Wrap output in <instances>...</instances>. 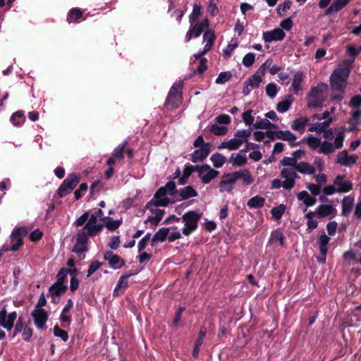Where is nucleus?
<instances>
[{
  "instance_id": "473e14b6",
  "label": "nucleus",
  "mask_w": 361,
  "mask_h": 361,
  "mask_svg": "<svg viewBox=\"0 0 361 361\" xmlns=\"http://www.w3.org/2000/svg\"><path fill=\"white\" fill-rule=\"evenodd\" d=\"M234 173H239L238 179L241 178L243 184L246 185H251L254 181L250 172L247 169H242Z\"/></svg>"
},
{
  "instance_id": "4468645a",
  "label": "nucleus",
  "mask_w": 361,
  "mask_h": 361,
  "mask_svg": "<svg viewBox=\"0 0 361 361\" xmlns=\"http://www.w3.org/2000/svg\"><path fill=\"white\" fill-rule=\"evenodd\" d=\"M104 259L108 261L109 266L113 269H120L125 265V261L112 251H106Z\"/></svg>"
},
{
  "instance_id": "39448f33",
  "label": "nucleus",
  "mask_w": 361,
  "mask_h": 361,
  "mask_svg": "<svg viewBox=\"0 0 361 361\" xmlns=\"http://www.w3.org/2000/svg\"><path fill=\"white\" fill-rule=\"evenodd\" d=\"M183 82L174 83L171 87L166 99V104L172 108H177L182 102Z\"/></svg>"
},
{
  "instance_id": "c756f323",
  "label": "nucleus",
  "mask_w": 361,
  "mask_h": 361,
  "mask_svg": "<svg viewBox=\"0 0 361 361\" xmlns=\"http://www.w3.org/2000/svg\"><path fill=\"white\" fill-rule=\"evenodd\" d=\"M269 242H279L281 247H285V237L280 229H276L271 233Z\"/></svg>"
},
{
  "instance_id": "ea45409f",
  "label": "nucleus",
  "mask_w": 361,
  "mask_h": 361,
  "mask_svg": "<svg viewBox=\"0 0 361 361\" xmlns=\"http://www.w3.org/2000/svg\"><path fill=\"white\" fill-rule=\"evenodd\" d=\"M207 59L206 58L201 59L197 69L193 71V72L190 75L189 78H192L197 73L200 75V78H202L203 73L207 69Z\"/></svg>"
},
{
  "instance_id": "c85d7f7f",
  "label": "nucleus",
  "mask_w": 361,
  "mask_h": 361,
  "mask_svg": "<svg viewBox=\"0 0 361 361\" xmlns=\"http://www.w3.org/2000/svg\"><path fill=\"white\" fill-rule=\"evenodd\" d=\"M265 203V199L262 197H260L259 195H256L252 198H250L247 201V206L250 208H254V209H259L264 207Z\"/></svg>"
},
{
  "instance_id": "680f3d73",
  "label": "nucleus",
  "mask_w": 361,
  "mask_h": 361,
  "mask_svg": "<svg viewBox=\"0 0 361 361\" xmlns=\"http://www.w3.org/2000/svg\"><path fill=\"white\" fill-rule=\"evenodd\" d=\"M255 60V54L254 53H248L245 54L243 59V64L245 67H250L253 65Z\"/></svg>"
},
{
  "instance_id": "c03bdc74",
  "label": "nucleus",
  "mask_w": 361,
  "mask_h": 361,
  "mask_svg": "<svg viewBox=\"0 0 361 361\" xmlns=\"http://www.w3.org/2000/svg\"><path fill=\"white\" fill-rule=\"evenodd\" d=\"M209 131L215 135H224L228 132V128L225 126H220L217 124H212L209 128Z\"/></svg>"
},
{
  "instance_id": "bb28decb",
  "label": "nucleus",
  "mask_w": 361,
  "mask_h": 361,
  "mask_svg": "<svg viewBox=\"0 0 361 361\" xmlns=\"http://www.w3.org/2000/svg\"><path fill=\"white\" fill-rule=\"evenodd\" d=\"M335 211L336 209L329 204H321L317 207L316 213L319 217L323 218L332 214Z\"/></svg>"
},
{
  "instance_id": "864d4df0",
  "label": "nucleus",
  "mask_w": 361,
  "mask_h": 361,
  "mask_svg": "<svg viewBox=\"0 0 361 361\" xmlns=\"http://www.w3.org/2000/svg\"><path fill=\"white\" fill-rule=\"evenodd\" d=\"M338 186L337 192H348L353 189V183L350 180L341 182Z\"/></svg>"
},
{
  "instance_id": "c9c22d12",
  "label": "nucleus",
  "mask_w": 361,
  "mask_h": 361,
  "mask_svg": "<svg viewBox=\"0 0 361 361\" xmlns=\"http://www.w3.org/2000/svg\"><path fill=\"white\" fill-rule=\"evenodd\" d=\"M210 160L215 168H221L226 162V157L221 154L216 152L211 156Z\"/></svg>"
},
{
  "instance_id": "7ed1b4c3",
  "label": "nucleus",
  "mask_w": 361,
  "mask_h": 361,
  "mask_svg": "<svg viewBox=\"0 0 361 361\" xmlns=\"http://www.w3.org/2000/svg\"><path fill=\"white\" fill-rule=\"evenodd\" d=\"M202 213H198L196 211H188L182 216V220L184 223V228L182 233L185 235H190L197 230L198 222L202 217Z\"/></svg>"
},
{
  "instance_id": "1a4fd4ad",
  "label": "nucleus",
  "mask_w": 361,
  "mask_h": 361,
  "mask_svg": "<svg viewBox=\"0 0 361 361\" xmlns=\"http://www.w3.org/2000/svg\"><path fill=\"white\" fill-rule=\"evenodd\" d=\"M238 177L239 173H224L223 179L219 183L220 192H231L233 188V185L238 179Z\"/></svg>"
},
{
  "instance_id": "69168bd1",
  "label": "nucleus",
  "mask_w": 361,
  "mask_h": 361,
  "mask_svg": "<svg viewBox=\"0 0 361 361\" xmlns=\"http://www.w3.org/2000/svg\"><path fill=\"white\" fill-rule=\"evenodd\" d=\"M243 142H244V140L238 139V138H236V137L234 138H232L230 140H228V149L229 150L238 149Z\"/></svg>"
},
{
  "instance_id": "603ef678",
  "label": "nucleus",
  "mask_w": 361,
  "mask_h": 361,
  "mask_svg": "<svg viewBox=\"0 0 361 361\" xmlns=\"http://www.w3.org/2000/svg\"><path fill=\"white\" fill-rule=\"evenodd\" d=\"M232 77L230 71L221 72L216 78L215 82L216 84H224L228 81Z\"/></svg>"
},
{
  "instance_id": "b1692460",
  "label": "nucleus",
  "mask_w": 361,
  "mask_h": 361,
  "mask_svg": "<svg viewBox=\"0 0 361 361\" xmlns=\"http://www.w3.org/2000/svg\"><path fill=\"white\" fill-rule=\"evenodd\" d=\"M83 16V11L79 8H71L66 17V21L68 23H77L79 19L82 18Z\"/></svg>"
},
{
  "instance_id": "bf43d9fd",
  "label": "nucleus",
  "mask_w": 361,
  "mask_h": 361,
  "mask_svg": "<svg viewBox=\"0 0 361 361\" xmlns=\"http://www.w3.org/2000/svg\"><path fill=\"white\" fill-rule=\"evenodd\" d=\"M252 112L253 111L252 109H249L245 111L242 115L243 121L246 126H251L253 124L254 118L252 115Z\"/></svg>"
},
{
  "instance_id": "0e129e2a",
  "label": "nucleus",
  "mask_w": 361,
  "mask_h": 361,
  "mask_svg": "<svg viewBox=\"0 0 361 361\" xmlns=\"http://www.w3.org/2000/svg\"><path fill=\"white\" fill-rule=\"evenodd\" d=\"M345 135L344 133L341 131L338 132L336 134V137L334 140V147L336 149H341L342 148L343 145V141H344Z\"/></svg>"
},
{
  "instance_id": "f03ea898",
  "label": "nucleus",
  "mask_w": 361,
  "mask_h": 361,
  "mask_svg": "<svg viewBox=\"0 0 361 361\" xmlns=\"http://www.w3.org/2000/svg\"><path fill=\"white\" fill-rule=\"evenodd\" d=\"M327 88V85L320 82L317 86L312 87L306 97L308 108L322 107L326 99L324 91Z\"/></svg>"
},
{
  "instance_id": "72a5a7b5",
  "label": "nucleus",
  "mask_w": 361,
  "mask_h": 361,
  "mask_svg": "<svg viewBox=\"0 0 361 361\" xmlns=\"http://www.w3.org/2000/svg\"><path fill=\"white\" fill-rule=\"evenodd\" d=\"M127 144L128 142L125 140L121 144H120L117 147H116L113 151L112 156L116 160L120 161L124 158V152Z\"/></svg>"
},
{
  "instance_id": "58836bf2",
  "label": "nucleus",
  "mask_w": 361,
  "mask_h": 361,
  "mask_svg": "<svg viewBox=\"0 0 361 361\" xmlns=\"http://www.w3.org/2000/svg\"><path fill=\"white\" fill-rule=\"evenodd\" d=\"M277 139L283 140L285 141H294L296 137L290 130H279L276 135Z\"/></svg>"
},
{
  "instance_id": "a18cd8bd",
  "label": "nucleus",
  "mask_w": 361,
  "mask_h": 361,
  "mask_svg": "<svg viewBox=\"0 0 361 361\" xmlns=\"http://www.w3.org/2000/svg\"><path fill=\"white\" fill-rule=\"evenodd\" d=\"M303 80V74L302 72H297L293 77V80L292 83V87L295 92L300 90V84Z\"/></svg>"
},
{
  "instance_id": "6e6d98bb",
  "label": "nucleus",
  "mask_w": 361,
  "mask_h": 361,
  "mask_svg": "<svg viewBox=\"0 0 361 361\" xmlns=\"http://www.w3.org/2000/svg\"><path fill=\"white\" fill-rule=\"evenodd\" d=\"M192 168L193 172L197 171L198 173V177L200 178L208 169H210V166L209 164L192 165Z\"/></svg>"
},
{
  "instance_id": "de8ad7c7",
  "label": "nucleus",
  "mask_w": 361,
  "mask_h": 361,
  "mask_svg": "<svg viewBox=\"0 0 361 361\" xmlns=\"http://www.w3.org/2000/svg\"><path fill=\"white\" fill-rule=\"evenodd\" d=\"M11 121L14 126H20V123L25 121L24 114L23 111H18L13 113L11 117Z\"/></svg>"
},
{
  "instance_id": "052dcab7",
  "label": "nucleus",
  "mask_w": 361,
  "mask_h": 361,
  "mask_svg": "<svg viewBox=\"0 0 361 361\" xmlns=\"http://www.w3.org/2000/svg\"><path fill=\"white\" fill-rule=\"evenodd\" d=\"M281 176L282 178H293L295 181V178L299 177L295 171L290 170L287 168H283L281 170Z\"/></svg>"
},
{
  "instance_id": "37998d69",
  "label": "nucleus",
  "mask_w": 361,
  "mask_h": 361,
  "mask_svg": "<svg viewBox=\"0 0 361 361\" xmlns=\"http://www.w3.org/2000/svg\"><path fill=\"white\" fill-rule=\"evenodd\" d=\"M201 15V6L200 4H195L193 6L192 11L191 14L189 16V22L190 24H192L198 22L197 19Z\"/></svg>"
},
{
  "instance_id": "393cba45",
  "label": "nucleus",
  "mask_w": 361,
  "mask_h": 361,
  "mask_svg": "<svg viewBox=\"0 0 361 361\" xmlns=\"http://www.w3.org/2000/svg\"><path fill=\"white\" fill-rule=\"evenodd\" d=\"M178 192L179 193L181 200H188L190 197H197L198 195L197 192L191 185H188L180 189Z\"/></svg>"
},
{
  "instance_id": "f8f14e48",
  "label": "nucleus",
  "mask_w": 361,
  "mask_h": 361,
  "mask_svg": "<svg viewBox=\"0 0 361 361\" xmlns=\"http://www.w3.org/2000/svg\"><path fill=\"white\" fill-rule=\"evenodd\" d=\"M210 143H206L203 147L195 149L191 154L190 160L193 163H197L199 161H203L210 153Z\"/></svg>"
},
{
  "instance_id": "9b49d317",
  "label": "nucleus",
  "mask_w": 361,
  "mask_h": 361,
  "mask_svg": "<svg viewBox=\"0 0 361 361\" xmlns=\"http://www.w3.org/2000/svg\"><path fill=\"white\" fill-rule=\"evenodd\" d=\"M88 235L85 231L81 229L76 235V243L73 247V252L80 255L85 252L87 249V244Z\"/></svg>"
},
{
  "instance_id": "f3484780",
  "label": "nucleus",
  "mask_w": 361,
  "mask_h": 361,
  "mask_svg": "<svg viewBox=\"0 0 361 361\" xmlns=\"http://www.w3.org/2000/svg\"><path fill=\"white\" fill-rule=\"evenodd\" d=\"M171 229H177L176 226L171 228H166L162 227L158 230L153 235L151 240L152 245H154L157 242H164L166 238L168 239V235L169 234V231Z\"/></svg>"
},
{
  "instance_id": "f257e3e1",
  "label": "nucleus",
  "mask_w": 361,
  "mask_h": 361,
  "mask_svg": "<svg viewBox=\"0 0 361 361\" xmlns=\"http://www.w3.org/2000/svg\"><path fill=\"white\" fill-rule=\"evenodd\" d=\"M353 63V60L345 59L343 61L342 66L336 68L331 73L330 85L335 90L343 92L345 90Z\"/></svg>"
},
{
  "instance_id": "423d86ee",
  "label": "nucleus",
  "mask_w": 361,
  "mask_h": 361,
  "mask_svg": "<svg viewBox=\"0 0 361 361\" xmlns=\"http://www.w3.org/2000/svg\"><path fill=\"white\" fill-rule=\"evenodd\" d=\"M209 23L207 18L200 22H195L190 24V28L185 35V42H189L192 37H198L202 32L209 27Z\"/></svg>"
},
{
  "instance_id": "dca6fc26",
  "label": "nucleus",
  "mask_w": 361,
  "mask_h": 361,
  "mask_svg": "<svg viewBox=\"0 0 361 361\" xmlns=\"http://www.w3.org/2000/svg\"><path fill=\"white\" fill-rule=\"evenodd\" d=\"M357 159L356 155L349 156L348 151L343 150L338 154L336 162L342 166H350L356 163Z\"/></svg>"
},
{
  "instance_id": "79ce46f5",
  "label": "nucleus",
  "mask_w": 361,
  "mask_h": 361,
  "mask_svg": "<svg viewBox=\"0 0 361 361\" xmlns=\"http://www.w3.org/2000/svg\"><path fill=\"white\" fill-rule=\"evenodd\" d=\"M334 150L335 148L331 142L324 141L320 144L319 152L324 154H329L333 153Z\"/></svg>"
},
{
  "instance_id": "a878e982",
  "label": "nucleus",
  "mask_w": 361,
  "mask_h": 361,
  "mask_svg": "<svg viewBox=\"0 0 361 361\" xmlns=\"http://www.w3.org/2000/svg\"><path fill=\"white\" fill-rule=\"evenodd\" d=\"M294 99L291 94L287 95L285 100L279 102L276 105V110L280 113L286 112L290 107Z\"/></svg>"
},
{
  "instance_id": "aec40b11",
  "label": "nucleus",
  "mask_w": 361,
  "mask_h": 361,
  "mask_svg": "<svg viewBox=\"0 0 361 361\" xmlns=\"http://www.w3.org/2000/svg\"><path fill=\"white\" fill-rule=\"evenodd\" d=\"M297 198L299 201H302L306 206V207L303 209V212L307 211V207L314 206L317 202V200L314 197L310 196V194L305 190H302L298 192L297 194Z\"/></svg>"
},
{
  "instance_id": "4c0bfd02",
  "label": "nucleus",
  "mask_w": 361,
  "mask_h": 361,
  "mask_svg": "<svg viewBox=\"0 0 361 361\" xmlns=\"http://www.w3.org/2000/svg\"><path fill=\"white\" fill-rule=\"evenodd\" d=\"M102 221H106V226L111 231H116L122 224V220H113L111 217H105Z\"/></svg>"
},
{
  "instance_id": "6ab92c4d",
  "label": "nucleus",
  "mask_w": 361,
  "mask_h": 361,
  "mask_svg": "<svg viewBox=\"0 0 361 361\" xmlns=\"http://www.w3.org/2000/svg\"><path fill=\"white\" fill-rule=\"evenodd\" d=\"M73 307V301L71 299H68L67 304L63 308L61 313L59 317V319L63 323L67 324L69 326L71 323V316L70 314V310Z\"/></svg>"
},
{
  "instance_id": "a211bd4d",
  "label": "nucleus",
  "mask_w": 361,
  "mask_h": 361,
  "mask_svg": "<svg viewBox=\"0 0 361 361\" xmlns=\"http://www.w3.org/2000/svg\"><path fill=\"white\" fill-rule=\"evenodd\" d=\"M351 0H334L330 6L326 10L325 14L331 16L337 13L346 6Z\"/></svg>"
},
{
  "instance_id": "a19ab883",
  "label": "nucleus",
  "mask_w": 361,
  "mask_h": 361,
  "mask_svg": "<svg viewBox=\"0 0 361 361\" xmlns=\"http://www.w3.org/2000/svg\"><path fill=\"white\" fill-rule=\"evenodd\" d=\"M285 210L286 206L283 204H281L278 207H273L270 212L276 220H280L283 215Z\"/></svg>"
},
{
  "instance_id": "338daca9",
  "label": "nucleus",
  "mask_w": 361,
  "mask_h": 361,
  "mask_svg": "<svg viewBox=\"0 0 361 361\" xmlns=\"http://www.w3.org/2000/svg\"><path fill=\"white\" fill-rule=\"evenodd\" d=\"M266 93L269 97L274 98L277 94V85L274 82L269 83L266 87Z\"/></svg>"
},
{
  "instance_id": "49530a36",
  "label": "nucleus",
  "mask_w": 361,
  "mask_h": 361,
  "mask_svg": "<svg viewBox=\"0 0 361 361\" xmlns=\"http://www.w3.org/2000/svg\"><path fill=\"white\" fill-rule=\"evenodd\" d=\"M54 336L61 338L63 341L66 342L68 339V334L66 331L61 329L59 325H55L53 329Z\"/></svg>"
},
{
  "instance_id": "e433bc0d",
  "label": "nucleus",
  "mask_w": 361,
  "mask_h": 361,
  "mask_svg": "<svg viewBox=\"0 0 361 361\" xmlns=\"http://www.w3.org/2000/svg\"><path fill=\"white\" fill-rule=\"evenodd\" d=\"M104 228V224H93L88 228L83 227L82 230L86 232L88 236H94L99 233Z\"/></svg>"
},
{
  "instance_id": "9d476101",
  "label": "nucleus",
  "mask_w": 361,
  "mask_h": 361,
  "mask_svg": "<svg viewBox=\"0 0 361 361\" xmlns=\"http://www.w3.org/2000/svg\"><path fill=\"white\" fill-rule=\"evenodd\" d=\"M16 317V312H12L7 314L6 307H3L0 311V326L7 330H11L13 327Z\"/></svg>"
},
{
  "instance_id": "7c9ffc66",
  "label": "nucleus",
  "mask_w": 361,
  "mask_h": 361,
  "mask_svg": "<svg viewBox=\"0 0 361 361\" xmlns=\"http://www.w3.org/2000/svg\"><path fill=\"white\" fill-rule=\"evenodd\" d=\"M245 151H240L235 157H233L234 154L231 155V162L233 166H241L247 163V157L245 154Z\"/></svg>"
},
{
  "instance_id": "4d7b16f0",
  "label": "nucleus",
  "mask_w": 361,
  "mask_h": 361,
  "mask_svg": "<svg viewBox=\"0 0 361 361\" xmlns=\"http://www.w3.org/2000/svg\"><path fill=\"white\" fill-rule=\"evenodd\" d=\"M307 144L311 149H316L320 147L321 141L319 138L314 137L313 135H310L307 138Z\"/></svg>"
},
{
  "instance_id": "e2e57ef3",
  "label": "nucleus",
  "mask_w": 361,
  "mask_h": 361,
  "mask_svg": "<svg viewBox=\"0 0 361 361\" xmlns=\"http://www.w3.org/2000/svg\"><path fill=\"white\" fill-rule=\"evenodd\" d=\"M151 233H147L139 242L137 245L138 252H141L142 250L145 249L147 245L148 242L150 240Z\"/></svg>"
},
{
  "instance_id": "412c9836",
  "label": "nucleus",
  "mask_w": 361,
  "mask_h": 361,
  "mask_svg": "<svg viewBox=\"0 0 361 361\" xmlns=\"http://www.w3.org/2000/svg\"><path fill=\"white\" fill-rule=\"evenodd\" d=\"M310 120L307 117H300L293 121L291 124V128L293 130L299 131L301 134L304 133L305 127L308 124Z\"/></svg>"
},
{
  "instance_id": "20e7f679",
  "label": "nucleus",
  "mask_w": 361,
  "mask_h": 361,
  "mask_svg": "<svg viewBox=\"0 0 361 361\" xmlns=\"http://www.w3.org/2000/svg\"><path fill=\"white\" fill-rule=\"evenodd\" d=\"M80 181V176L79 174L76 173H69L58 188V195L60 197H63L67 194L71 192Z\"/></svg>"
},
{
  "instance_id": "2eb2a0df",
  "label": "nucleus",
  "mask_w": 361,
  "mask_h": 361,
  "mask_svg": "<svg viewBox=\"0 0 361 361\" xmlns=\"http://www.w3.org/2000/svg\"><path fill=\"white\" fill-rule=\"evenodd\" d=\"M67 290L68 286H61L54 283L49 288L47 297H51L52 302H56L55 299L61 297Z\"/></svg>"
},
{
  "instance_id": "774afa93",
  "label": "nucleus",
  "mask_w": 361,
  "mask_h": 361,
  "mask_svg": "<svg viewBox=\"0 0 361 361\" xmlns=\"http://www.w3.org/2000/svg\"><path fill=\"white\" fill-rule=\"evenodd\" d=\"M297 161L294 157H285L281 160V164L286 166H293L295 169V166L298 165Z\"/></svg>"
},
{
  "instance_id": "f704fd0d",
  "label": "nucleus",
  "mask_w": 361,
  "mask_h": 361,
  "mask_svg": "<svg viewBox=\"0 0 361 361\" xmlns=\"http://www.w3.org/2000/svg\"><path fill=\"white\" fill-rule=\"evenodd\" d=\"M206 174H203L202 176L200 178L202 182L204 184H208L209 183L212 179L217 177L219 174V172L215 169H213L210 167V169H208L206 171Z\"/></svg>"
},
{
  "instance_id": "5fc2aeb1",
  "label": "nucleus",
  "mask_w": 361,
  "mask_h": 361,
  "mask_svg": "<svg viewBox=\"0 0 361 361\" xmlns=\"http://www.w3.org/2000/svg\"><path fill=\"white\" fill-rule=\"evenodd\" d=\"M291 4V0H285L282 4L278 6L276 9L277 14L282 16L284 13L287 12V11L290 9Z\"/></svg>"
},
{
  "instance_id": "0eeeda50",
  "label": "nucleus",
  "mask_w": 361,
  "mask_h": 361,
  "mask_svg": "<svg viewBox=\"0 0 361 361\" xmlns=\"http://www.w3.org/2000/svg\"><path fill=\"white\" fill-rule=\"evenodd\" d=\"M27 234V229L26 227L16 228L13 230L11 239L13 243L12 246L10 247L11 251H17L21 245H23V238Z\"/></svg>"
},
{
  "instance_id": "3c124183",
  "label": "nucleus",
  "mask_w": 361,
  "mask_h": 361,
  "mask_svg": "<svg viewBox=\"0 0 361 361\" xmlns=\"http://www.w3.org/2000/svg\"><path fill=\"white\" fill-rule=\"evenodd\" d=\"M320 255L317 257V261L319 264H325L328 252L327 245H319Z\"/></svg>"
},
{
  "instance_id": "09e8293b",
  "label": "nucleus",
  "mask_w": 361,
  "mask_h": 361,
  "mask_svg": "<svg viewBox=\"0 0 361 361\" xmlns=\"http://www.w3.org/2000/svg\"><path fill=\"white\" fill-rule=\"evenodd\" d=\"M262 82L261 75L258 74H254L251 77L249 78L247 80L245 81L248 85L251 86L253 88H257L259 86V84Z\"/></svg>"
},
{
  "instance_id": "cd10ccee",
  "label": "nucleus",
  "mask_w": 361,
  "mask_h": 361,
  "mask_svg": "<svg viewBox=\"0 0 361 361\" xmlns=\"http://www.w3.org/2000/svg\"><path fill=\"white\" fill-rule=\"evenodd\" d=\"M295 170L304 174H313L315 172V169L313 166L307 162L300 161L295 166Z\"/></svg>"
},
{
  "instance_id": "6e6552de",
  "label": "nucleus",
  "mask_w": 361,
  "mask_h": 361,
  "mask_svg": "<svg viewBox=\"0 0 361 361\" xmlns=\"http://www.w3.org/2000/svg\"><path fill=\"white\" fill-rule=\"evenodd\" d=\"M31 316L37 329L40 330L47 329L46 322L48 320L49 314L44 309H34L31 312Z\"/></svg>"
},
{
  "instance_id": "5701e85b",
  "label": "nucleus",
  "mask_w": 361,
  "mask_h": 361,
  "mask_svg": "<svg viewBox=\"0 0 361 361\" xmlns=\"http://www.w3.org/2000/svg\"><path fill=\"white\" fill-rule=\"evenodd\" d=\"M355 199L353 197L347 196L342 200V215L347 216L350 212L354 205Z\"/></svg>"
},
{
  "instance_id": "13d9d810",
  "label": "nucleus",
  "mask_w": 361,
  "mask_h": 361,
  "mask_svg": "<svg viewBox=\"0 0 361 361\" xmlns=\"http://www.w3.org/2000/svg\"><path fill=\"white\" fill-rule=\"evenodd\" d=\"M216 39V36L214 34V31L212 30H206L203 35V40L206 41L207 44H210L212 45L214 44Z\"/></svg>"
},
{
  "instance_id": "8fccbe9b",
  "label": "nucleus",
  "mask_w": 361,
  "mask_h": 361,
  "mask_svg": "<svg viewBox=\"0 0 361 361\" xmlns=\"http://www.w3.org/2000/svg\"><path fill=\"white\" fill-rule=\"evenodd\" d=\"M67 281V274L66 272V268H61L56 275V281L55 283L66 286L65 283Z\"/></svg>"
},
{
  "instance_id": "4be33fe9",
  "label": "nucleus",
  "mask_w": 361,
  "mask_h": 361,
  "mask_svg": "<svg viewBox=\"0 0 361 361\" xmlns=\"http://www.w3.org/2000/svg\"><path fill=\"white\" fill-rule=\"evenodd\" d=\"M169 203V199L167 197H164L162 200H156L153 197L146 204L145 209H149L154 213V209H153V207H166Z\"/></svg>"
},
{
  "instance_id": "2f4dec72",
  "label": "nucleus",
  "mask_w": 361,
  "mask_h": 361,
  "mask_svg": "<svg viewBox=\"0 0 361 361\" xmlns=\"http://www.w3.org/2000/svg\"><path fill=\"white\" fill-rule=\"evenodd\" d=\"M253 126L256 129H276L278 126L274 123H271L268 119H262L260 121H256Z\"/></svg>"
},
{
  "instance_id": "ddd939ff",
  "label": "nucleus",
  "mask_w": 361,
  "mask_h": 361,
  "mask_svg": "<svg viewBox=\"0 0 361 361\" xmlns=\"http://www.w3.org/2000/svg\"><path fill=\"white\" fill-rule=\"evenodd\" d=\"M286 36L285 32L281 28H275L273 30L263 32L262 38L265 42H271L273 41H281Z\"/></svg>"
}]
</instances>
